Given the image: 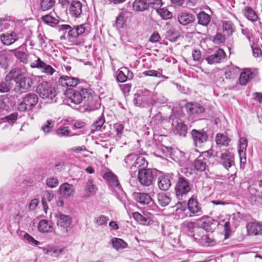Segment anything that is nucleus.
Wrapping results in <instances>:
<instances>
[{"label": "nucleus", "instance_id": "f257e3e1", "mask_svg": "<svg viewBox=\"0 0 262 262\" xmlns=\"http://www.w3.org/2000/svg\"><path fill=\"white\" fill-rule=\"evenodd\" d=\"M191 189V185L189 179L180 174L178 175L174 186V192L179 200H182Z\"/></svg>", "mask_w": 262, "mask_h": 262}, {"label": "nucleus", "instance_id": "f03ea898", "mask_svg": "<svg viewBox=\"0 0 262 262\" xmlns=\"http://www.w3.org/2000/svg\"><path fill=\"white\" fill-rule=\"evenodd\" d=\"M157 173L158 170L155 168H147L139 171L137 173L138 182L142 186H150L154 183Z\"/></svg>", "mask_w": 262, "mask_h": 262}, {"label": "nucleus", "instance_id": "7ed1b4c3", "mask_svg": "<svg viewBox=\"0 0 262 262\" xmlns=\"http://www.w3.org/2000/svg\"><path fill=\"white\" fill-rule=\"evenodd\" d=\"M190 135L193 144L196 147H202L203 144L209 140L208 129L206 128L193 129Z\"/></svg>", "mask_w": 262, "mask_h": 262}, {"label": "nucleus", "instance_id": "20e7f679", "mask_svg": "<svg viewBox=\"0 0 262 262\" xmlns=\"http://www.w3.org/2000/svg\"><path fill=\"white\" fill-rule=\"evenodd\" d=\"M85 26V24H82L72 28L69 25H59L58 27L59 31L68 30V37L71 40L75 39L84 33L86 29Z\"/></svg>", "mask_w": 262, "mask_h": 262}, {"label": "nucleus", "instance_id": "39448f33", "mask_svg": "<svg viewBox=\"0 0 262 262\" xmlns=\"http://www.w3.org/2000/svg\"><path fill=\"white\" fill-rule=\"evenodd\" d=\"M173 173H164L163 172L158 170V173L156 176L158 179V185L159 189L161 190L166 191L170 187L171 179L173 177Z\"/></svg>", "mask_w": 262, "mask_h": 262}, {"label": "nucleus", "instance_id": "423d86ee", "mask_svg": "<svg viewBox=\"0 0 262 262\" xmlns=\"http://www.w3.org/2000/svg\"><path fill=\"white\" fill-rule=\"evenodd\" d=\"M134 199L141 205H149L151 207V209L154 211H157L158 209V206L155 203L150 196L146 193L135 192L133 194Z\"/></svg>", "mask_w": 262, "mask_h": 262}, {"label": "nucleus", "instance_id": "0eeeda50", "mask_svg": "<svg viewBox=\"0 0 262 262\" xmlns=\"http://www.w3.org/2000/svg\"><path fill=\"white\" fill-rule=\"evenodd\" d=\"M36 91L41 98H53L56 96L54 89L49 86L47 82L40 83Z\"/></svg>", "mask_w": 262, "mask_h": 262}, {"label": "nucleus", "instance_id": "6e6552de", "mask_svg": "<svg viewBox=\"0 0 262 262\" xmlns=\"http://www.w3.org/2000/svg\"><path fill=\"white\" fill-rule=\"evenodd\" d=\"M133 169L129 170V172L131 177L134 178L137 176V172L142 171L147 168L148 163L144 157L142 156H137L134 163Z\"/></svg>", "mask_w": 262, "mask_h": 262}, {"label": "nucleus", "instance_id": "1a4fd4ad", "mask_svg": "<svg viewBox=\"0 0 262 262\" xmlns=\"http://www.w3.org/2000/svg\"><path fill=\"white\" fill-rule=\"evenodd\" d=\"M220 159L221 164L226 169L235 165L234 155L228 150L222 153Z\"/></svg>", "mask_w": 262, "mask_h": 262}, {"label": "nucleus", "instance_id": "9d476101", "mask_svg": "<svg viewBox=\"0 0 262 262\" xmlns=\"http://www.w3.org/2000/svg\"><path fill=\"white\" fill-rule=\"evenodd\" d=\"M30 67L32 68L41 69V72L42 73H46L49 75H52L55 72V70L50 65L47 64L39 57H37L35 61L30 64Z\"/></svg>", "mask_w": 262, "mask_h": 262}, {"label": "nucleus", "instance_id": "9b49d317", "mask_svg": "<svg viewBox=\"0 0 262 262\" xmlns=\"http://www.w3.org/2000/svg\"><path fill=\"white\" fill-rule=\"evenodd\" d=\"M19 37L17 33L14 31H10L3 33L0 36L2 43L5 46H9L19 39Z\"/></svg>", "mask_w": 262, "mask_h": 262}, {"label": "nucleus", "instance_id": "f8f14e48", "mask_svg": "<svg viewBox=\"0 0 262 262\" xmlns=\"http://www.w3.org/2000/svg\"><path fill=\"white\" fill-rule=\"evenodd\" d=\"M133 218L139 223L142 225H149L152 222L153 215L147 212H143L141 214L138 212H133Z\"/></svg>", "mask_w": 262, "mask_h": 262}, {"label": "nucleus", "instance_id": "ddd939ff", "mask_svg": "<svg viewBox=\"0 0 262 262\" xmlns=\"http://www.w3.org/2000/svg\"><path fill=\"white\" fill-rule=\"evenodd\" d=\"M248 141L245 137H241L238 141V153L241 165L246 163V149Z\"/></svg>", "mask_w": 262, "mask_h": 262}, {"label": "nucleus", "instance_id": "4468645a", "mask_svg": "<svg viewBox=\"0 0 262 262\" xmlns=\"http://www.w3.org/2000/svg\"><path fill=\"white\" fill-rule=\"evenodd\" d=\"M59 85L63 87H75L80 83L77 78L69 76H62L58 79Z\"/></svg>", "mask_w": 262, "mask_h": 262}, {"label": "nucleus", "instance_id": "2eb2a0df", "mask_svg": "<svg viewBox=\"0 0 262 262\" xmlns=\"http://www.w3.org/2000/svg\"><path fill=\"white\" fill-rule=\"evenodd\" d=\"M56 217L57 219V225L63 229H66V231H67L68 228L70 227L72 223L71 217L70 215L59 213L56 215Z\"/></svg>", "mask_w": 262, "mask_h": 262}, {"label": "nucleus", "instance_id": "dca6fc26", "mask_svg": "<svg viewBox=\"0 0 262 262\" xmlns=\"http://www.w3.org/2000/svg\"><path fill=\"white\" fill-rule=\"evenodd\" d=\"M58 191L63 198L66 199L73 195L75 188L73 185L64 183L60 186Z\"/></svg>", "mask_w": 262, "mask_h": 262}, {"label": "nucleus", "instance_id": "f3484780", "mask_svg": "<svg viewBox=\"0 0 262 262\" xmlns=\"http://www.w3.org/2000/svg\"><path fill=\"white\" fill-rule=\"evenodd\" d=\"M226 56L225 52L222 49H217L214 54L207 57L205 59L209 64H214L220 62Z\"/></svg>", "mask_w": 262, "mask_h": 262}, {"label": "nucleus", "instance_id": "a211bd4d", "mask_svg": "<svg viewBox=\"0 0 262 262\" xmlns=\"http://www.w3.org/2000/svg\"><path fill=\"white\" fill-rule=\"evenodd\" d=\"M192 166L194 170L199 171H205L208 167L207 165V159L203 156H200L192 163Z\"/></svg>", "mask_w": 262, "mask_h": 262}, {"label": "nucleus", "instance_id": "6ab92c4d", "mask_svg": "<svg viewBox=\"0 0 262 262\" xmlns=\"http://www.w3.org/2000/svg\"><path fill=\"white\" fill-rule=\"evenodd\" d=\"M82 4L78 1H72L69 7V13L74 17H79L82 14Z\"/></svg>", "mask_w": 262, "mask_h": 262}, {"label": "nucleus", "instance_id": "aec40b11", "mask_svg": "<svg viewBox=\"0 0 262 262\" xmlns=\"http://www.w3.org/2000/svg\"><path fill=\"white\" fill-rule=\"evenodd\" d=\"M178 21L182 25L186 26L192 23L195 20L194 15L187 12H181L178 15Z\"/></svg>", "mask_w": 262, "mask_h": 262}, {"label": "nucleus", "instance_id": "412c9836", "mask_svg": "<svg viewBox=\"0 0 262 262\" xmlns=\"http://www.w3.org/2000/svg\"><path fill=\"white\" fill-rule=\"evenodd\" d=\"M172 125L173 126V132L175 134H178L180 136L185 137L187 132V126L183 122L173 121Z\"/></svg>", "mask_w": 262, "mask_h": 262}, {"label": "nucleus", "instance_id": "4be33fe9", "mask_svg": "<svg viewBox=\"0 0 262 262\" xmlns=\"http://www.w3.org/2000/svg\"><path fill=\"white\" fill-rule=\"evenodd\" d=\"M37 102L38 99H23L18 104V110L21 112L31 110Z\"/></svg>", "mask_w": 262, "mask_h": 262}, {"label": "nucleus", "instance_id": "5701e85b", "mask_svg": "<svg viewBox=\"0 0 262 262\" xmlns=\"http://www.w3.org/2000/svg\"><path fill=\"white\" fill-rule=\"evenodd\" d=\"M249 234L262 235V224L257 222L249 223L247 225Z\"/></svg>", "mask_w": 262, "mask_h": 262}, {"label": "nucleus", "instance_id": "b1692460", "mask_svg": "<svg viewBox=\"0 0 262 262\" xmlns=\"http://www.w3.org/2000/svg\"><path fill=\"white\" fill-rule=\"evenodd\" d=\"M103 178L108 181L110 186L113 187L121 188V185L119 182L117 177L112 172H107L104 174Z\"/></svg>", "mask_w": 262, "mask_h": 262}, {"label": "nucleus", "instance_id": "393cba45", "mask_svg": "<svg viewBox=\"0 0 262 262\" xmlns=\"http://www.w3.org/2000/svg\"><path fill=\"white\" fill-rule=\"evenodd\" d=\"M38 229L42 233L51 232L54 229L53 224L47 220H41L38 223Z\"/></svg>", "mask_w": 262, "mask_h": 262}, {"label": "nucleus", "instance_id": "a878e982", "mask_svg": "<svg viewBox=\"0 0 262 262\" xmlns=\"http://www.w3.org/2000/svg\"><path fill=\"white\" fill-rule=\"evenodd\" d=\"M21 75V72L18 68L12 69L6 75L5 81L7 82L13 81L15 83L17 82Z\"/></svg>", "mask_w": 262, "mask_h": 262}, {"label": "nucleus", "instance_id": "bb28decb", "mask_svg": "<svg viewBox=\"0 0 262 262\" xmlns=\"http://www.w3.org/2000/svg\"><path fill=\"white\" fill-rule=\"evenodd\" d=\"M188 208L189 211L196 215H200L202 214L201 208L199 206L197 200L193 198L189 200L187 203Z\"/></svg>", "mask_w": 262, "mask_h": 262}, {"label": "nucleus", "instance_id": "cd10ccee", "mask_svg": "<svg viewBox=\"0 0 262 262\" xmlns=\"http://www.w3.org/2000/svg\"><path fill=\"white\" fill-rule=\"evenodd\" d=\"M188 113L191 114H199L205 111L204 108L197 103H188L186 104Z\"/></svg>", "mask_w": 262, "mask_h": 262}, {"label": "nucleus", "instance_id": "c85d7f7f", "mask_svg": "<svg viewBox=\"0 0 262 262\" xmlns=\"http://www.w3.org/2000/svg\"><path fill=\"white\" fill-rule=\"evenodd\" d=\"M253 77V73L249 70H246L242 72L238 79L241 85H246Z\"/></svg>", "mask_w": 262, "mask_h": 262}, {"label": "nucleus", "instance_id": "c756f323", "mask_svg": "<svg viewBox=\"0 0 262 262\" xmlns=\"http://www.w3.org/2000/svg\"><path fill=\"white\" fill-rule=\"evenodd\" d=\"M63 248L57 246L48 245L43 249L44 253L50 255L52 256L57 257L63 252Z\"/></svg>", "mask_w": 262, "mask_h": 262}, {"label": "nucleus", "instance_id": "7c9ffc66", "mask_svg": "<svg viewBox=\"0 0 262 262\" xmlns=\"http://www.w3.org/2000/svg\"><path fill=\"white\" fill-rule=\"evenodd\" d=\"M157 198L158 202L161 207H165L168 205L171 201L170 195L164 192L158 193Z\"/></svg>", "mask_w": 262, "mask_h": 262}, {"label": "nucleus", "instance_id": "2f4dec72", "mask_svg": "<svg viewBox=\"0 0 262 262\" xmlns=\"http://www.w3.org/2000/svg\"><path fill=\"white\" fill-rule=\"evenodd\" d=\"M203 246H210L215 245V241L212 236L209 234H203L200 238L195 241Z\"/></svg>", "mask_w": 262, "mask_h": 262}, {"label": "nucleus", "instance_id": "473e14b6", "mask_svg": "<svg viewBox=\"0 0 262 262\" xmlns=\"http://www.w3.org/2000/svg\"><path fill=\"white\" fill-rule=\"evenodd\" d=\"M16 84H17V86H19L20 88L24 90H28L31 87L33 84V81L30 77H21L20 76Z\"/></svg>", "mask_w": 262, "mask_h": 262}, {"label": "nucleus", "instance_id": "72a5a7b5", "mask_svg": "<svg viewBox=\"0 0 262 262\" xmlns=\"http://www.w3.org/2000/svg\"><path fill=\"white\" fill-rule=\"evenodd\" d=\"M133 103L136 106L148 107L153 106L156 101L155 99H133Z\"/></svg>", "mask_w": 262, "mask_h": 262}, {"label": "nucleus", "instance_id": "f704fd0d", "mask_svg": "<svg viewBox=\"0 0 262 262\" xmlns=\"http://www.w3.org/2000/svg\"><path fill=\"white\" fill-rule=\"evenodd\" d=\"M184 228L186 230L188 235L191 237H193L195 241H197L198 237H195V235L194 233L196 228L195 227V224L192 222H185L183 224Z\"/></svg>", "mask_w": 262, "mask_h": 262}, {"label": "nucleus", "instance_id": "c9c22d12", "mask_svg": "<svg viewBox=\"0 0 262 262\" xmlns=\"http://www.w3.org/2000/svg\"><path fill=\"white\" fill-rule=\"evenodd\" d=\"M146 0H135L132 7L134 11L142 12L148 9Z\"/></svg>", "mask_w": 262, "mask_h": 262}, {"label": "nucleus", "instance_id": "e433bc0d", "mask_svg": "<svg viewBox=\"0 0 262 262\" xmlns=\"http://www.w3.org/2000/svg\"><path fill=\"white\" fill-rule=\"evenodd\" d=\"M214 220L210 218H208L206 220H201L200 221L199 226L200 229V230H201V229H203L207 231H210L212 230V225H213V222ZM197 229H199L198 228Z\"/></svg>", "mask_w": 262, "mask_h": 262}, {"label": "nucleus", "instance_id": "4c0bfd02", "mask_svg": "<svg viewBox=\"0 0 262 262\" xmlns=\"http://www.w3.org/2000/svg\"><path fill=\"white\" fill-rule=\"evenodd\" d=\"M244 14L245 16L251 21H255L258 19V16L255 11L249 7H245Z\"/></svg>", "mask_w": 262, "mask_h": 262}, {"label": "nucleus", "instance_id": "58836bf2", "mask_svg": "<svg viewBox=\"0 0 262 262\" xmlns=\"http://www.w3.org/2000/svg\"><path fill=\"white\" fill-rule=\"evenodd\" d=\"M223 32L228 36H230L234 31V27L231 21L225 20L222 22Z\"/></svg>", "mask_w": 262, "mask_h": 262}, {"label": "nucleus", "instance_id": "ea45409f", "mask_svg": "<svg viewBox=\"0 0 262 262\" xmlns=\"http://www.w3.org/2000/svg\"><path fill=\"white\" fill-rule=\"evenodd\" d=\"M230 140V138L223 134L218 133L215 137V141L217 145L228 146Z\"/></svg>", "mask_w": 262, "mask_h": 262}, {"label": "nucleus", "instance_id": "a19ab883", "mask_svg": "<svg viewBox=\"0 0 262 262\" xmlns=\"http://www.w3.org/2000/svg\"><path fill=\"white\" fill-rule=\"evenodd\" d=\"M198 23L204 26H207L210 21V16L207 13L202 12L198 15Z\"/></svg>", "mask_w": 262, "mask_h": 262}, {"label": "nucleus", "instance_id": "79ce46f5", "mask_svg": "<svg viewBox=\"0 0 262 262\" xmlns=\"http://www.w3.org/2000/svg\"><path fill=\"white\" fill-rule=\"evenodd\" d=\"M137 155L135 154H130L126 156L124 159V166L127 168H129V170L133 169L135 161L136 159Z\"/></svg>", "mask_w": 262, "mask_h": 262}, {"label": "nucleus", "instance_id": "37998d69", "mask_svg": "<svg viewBox=\"0 0 262 262\" xmlns=\"http://www.w3.org/2000/svg\"><path fill=\"white\" fill-rule=\"evenodd\" d=\"M112 245L117 250L125 248L127 244L123 240L118 238H113L112 239Z\"/></svg>", "mask_w": 262, "mask_h": 262}, {"label": "nucleus", "instance_id": "c03bdc74", "mask_svg": "<svg viewBox=\"0 0 262 262\" xmlns=\"http://www.w3.org/2000/svg\"><path fill=\"white\" fill-rule=\"evenodd\" d=\"M41 19L45 23L51 26L58 24L59 23L58 19L57 18L52 16L51 14H47L42 16Z\"/></svg>", "mask_w": 262, "mask_h": 262}, {"label": "nucleus", "instance_id": "a18cd8bd", "mask_svg": "<svg viewBox=\"0 0 262 262\" xmlns=\"http://www.w3.org/2000/svg\"><path fill=\"white\" fill-rule=\"evenodd\" d=\"M54 0H41L40 6L43 11L48 10L51 9L55 5Z\"/></svg>", "mask_w": 262, "mask_h": 262}, {"label": "nucleus", "instance_id": "49530a36", "mask_svg": "<svg viewBox=\"0 0 262 262\" xmlns=\"http://www.w3.org/2000/svg\"><path fill=\"white\" fill-rule=\"evenodd\" d=\"M85 190L88 196L94 195L96 192V187L92 180H88L85 185Z\"/></svg>", "mask_w": 262, "mask_h": 262}, {"label": "nucleus", "instance_id": "de8ad7c7", "mask_svg": "<svg viewBox=\"0 0 262 262\" xmlns=\"http://www.w3.org/2000/svg\"><path fill=\"white\" fill-rule=\"evenodd\" d=\"M105 122V119L103 115L97 120H96L92 125V131L95 132L96 130H99L102 127L103 124Z\"/></svg>", "mask_w": 262, "mask_h": 262}, {"label": "nucleus", "instance_id": "09e8293b", "mask_svg": "<svg viewBox=\"0 0 262 262\" xmlns=\"http://www.w3.org/2000/svg\"><path fill=\"white\" fill-rule=\"evenodd\" d=\"M100 100L101 99H91L86 109L89 111L99 109L101 106Z\"/></svg>", "mask_w": 262, "mask_h": 262}, {"label": "nucleus", "instance_id": "8fccbe9b", "mask_svg": "<svg viewBox=\"0 0 262 262\" xmlns=\"http://www.w3.org/2000/svg\"><path fill=\"white\" fill-rule=\"evenodd\" d=\"M126 12L122 11L116 18L114 26L117 28H122L125 22L124 17Z\"/></svg>", "mask_w": 262, "mask_h": 262}, {"label": "nucleus", "instance_id": "3c124183", "mask_svg": "<svg viewBox=\"0 0 262 262\" xmlns=\"http://www.w3.org/2000/svg\"><path fill=\"white\" fill-rule=\"evenodd\" d=\"M147 6V8L150 7L151 8L155 9H158L160 8L162 5L163 3L161 0H146Z\"/></svg>", "mask_w": 262, "mask_h": 262}, {"label": "nucleus", "instance_id": "603ef678", "mask_svg": "<svg viewBox=\"0 0 262 262\" xmlns=\"http://www.w3.org/2000/svg\"><path fill=\"white\" fill-rule=\"evenodd\" d=\"M156 11L164 19L170 18L172 16V13L166 8H159Z\"/></svg>", "mask_w": 262, "mask_h": 262}, {"label": "nucleus", "instance_id": "864d4df0", "mask_svg": "<svg viewBox=\"0 0 262 262\" xmlns=\"http://www.w3.org/2000/svg\"><path fill=\"white\" fill-rule=\"evenodd\" d=\"M18 113L16 112L13 113L9 115L2 118L4 122H8L10 124H13L17 119Z\"/></svg>", "mask_w": 262, "mask_h": 262}, {"label": "nucleus", "instance_id": "5fc2aeb1", "mask_svg": "<svg viewBox=\"0 0 262 262\" xmlns=\"http://www.w3.org/2000/svg\"><path fill=\"white\" fill-rule=\"evenodd\" d=\"M82 99H63V103L67 104L73 108L78 109L76 105L82 102Z\"/></svg>", "mask_w": 262, "mask_h": 262}, {"label": "nucleus", "instance_id": "6e6d98bb", "mask_svg": "<svg viewBox=\"0 0 262 262\" xmlns=\"http://www.w3.org/2000/svg\"><path fill=\"white\" fill-rule=\"evenodd\" d=\"M94 92L92 90L89 88H81L80 89V94L81 98H90L93 97Z\"/></svg>", "mask_w": 262, "mask_h": 262}, {"label": "nucleus", "instance_id": "4d7b16f0", "mask_svg": "<svg viewBox=\"0 0 262 262\" xmlns=\"http://www.w3.org/2000/svg\"><path fill=\"white\" fill-rule=\"evenodd\" d=\"M71 130L68 126L59 127L56 130V134L61 137L69 136Z\"/></svg>", "mask_w": 262, "mask_h": 262}, {"label": "nucleus", "instance_id": "13d9d810", "mask_svg": "<svg viewBox=\"0 0 262 262\" xmlns=\"http://www.w3.org/2000/svg\"><path fill=\"white\" fill-rule=\"evenodd\" d=\"M14 55L17 58L23 63H27L28 61V55L24 52L15 51Z\"/></svg>", "mask_w": 262, "mask_h": 262}, {"label": "nucleus", "instance_id": "bf43d9fd", "mask_svg": "<svg viewBox=\"0 0 262 262\" xmlns=\"http://www.w3.org/2000/svg\"><path fill=\"white\" fill-rule=\"evenodd\" d=\"M54 121L52 120H48L46 123L42 126L41 130L46 134L49 133L53 127V125H52L51 124H54Z\"/></svg>", "mask_w": 262, "mask_h": 262}, {"label": "nucleus", "instance_id": "052dcab7", "mask_svg": "<svg viewBox=\"0 0 262 262\" xmlns=\"http://www.w3.org/2000/svg\"><path fill=\"white\" fill-rule=\"evenodd\" d=\"M46 185L50 188H54L58 186V180L56 178L50 177L46 180Z\"/></svg>", "mask_w": 262, "mask_h": 262}, {"label": "nucleus", "instance_id": "680f3d73", "mask_svg": "<svg viewBox=\"0 0 262 262\" xmlns=\"http://www.w3.org/2000/svg\"><path fill=\"white\" fill-rule=\"evenodd\" d=\"M53 198V194L49 191H45L43 196L42 199V203L43 206L44 210L46 211V206H47L46 201H51Z\"/></svg>", "mask_w": 262, "mask_h": 262}, {"label": "nucleus", "instance_id": "e2e57ef3", "mask_svg": "<svg viewBox=\"0 0 262 262\" xmlns=\"http://www.w3.org/2000/svg\"><path fill=\"white\" fill-rule=\"evenodd\" d=\"M116 79L119 82H124L127 80V78L124 70V68L121 70H118Z\"/></svg>", "mask_w": 262, "mask_h": 262}, {"label": "nucleus", "instance_id": "0e129e2a", "mask_svg": "<svg viewBox=\"0 0 262 262\" xmlns=\"http://www.w3.org/2000/svg\"><path fill=\"white\" fill-rule=\"evenodd\" d=\"M109 219L107 216L101 215L98 217L96 220V223L99 226L106 225Z\"/></svg>", "mask_w": 262, "mask_h": 262}, {"label": "nucleus", "instance_id": "69168bd1", "mask_svg": "<svg viewBox=\"0 0 262 262\" xmlns=\"http://www.w3.org/2000/svg\"><path fill=\"white\" fill-rule=\"evenodd\" d=\"M225 40V37L221 33H217L213 38V42L216 44H220L224 42Z\"/></svg>", "mask_w": 262, "mask_h": 262}, {"label": "nucleus", "instance_id": "338daca9", "mask_svg": "<svg viewBox=\"0 0 262 262\" xmlns=\"http://www.w3.org/2000/svg\"><path fill=\"white\" fill-rule=\"evenodd\" d=\"M9 20L7 18H0V31L4 29H7L9 28Z\"/></svg>", "mask_w": 262, "mask_h": 262}, {"label": "nucleus", "instance_id": "774afa93", "mask_svg": "<svg viewBox=\"0 0 262 262\" xmlns=\"http://www.w3.org/2000/svg\"><path fill=\"white\" fill-rule=\"evenodd\" d=\"M192 56L194 61L199 62L202 59L201 52L199 50H194L192 52Z\"/></svg>", "mask_w": 262, "mask_h": 262}]
</instances>
